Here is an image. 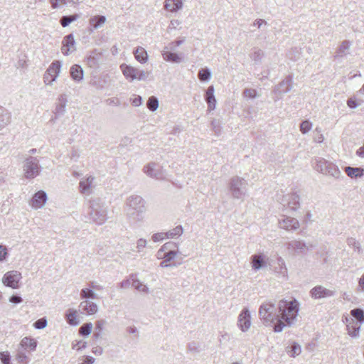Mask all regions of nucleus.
<instances>
[{
    "instance_id": "19",
    "label": "nucleus",
    "mask_w": 364,
    "mask_h": 364,
    "mask_svg": "<svg viewBox=\"0 0 364 364\" xmlns=\"http://www.w3.org/2000/svg\"><path fill=\"white\" fill-rule=\"evenodd\" d=\"M360 326L361 324L355 322V321L351 318L346 325L348 335L353 338L358 337Z\"/></svg>"
},
{
    "instance_id": "20",
    "label": "nucleus",
    "mask_w": 364,
    "mask_h": 364,
    "mask_svg": "<svg viewBox=\"0 0 364 364\" xmlns=\"http://www.w3.org/2000/svg\"><path fill=\"white\" fill-rule=\"evenodd\" d=\"M62 64L59 60H54L49 65L48 68L46 71V73L50 75H52L53 77L57 79L60 70H61Z\"/></svg>"
},
{
    "instance_id": "5",
    "label": "nucleus",
    "mask_w": 364,
    "mask_h": 364,
    "mask_svg": "<svg viewBox=\"0 0 364 364\" xmlns=\"http://www.w3.org/2000/svg\"><path fill=\"white\" fill-rule=\"evenodd\" d=\"M228 188L233 198L243 200L247 196V183L242 178L232 177L230 180Z\"/></svg>"
},
{
    "instance_id": "49",
    "label": "nucleus",
    "mask_w": 364,
    "mask_h": 364,
    "mask_svg": "<svg viewBox=\"0 0 364 364\" xmlns=\"http://www.w3.org/2000/svg\"><path fill=\"white\" fill-rule=\"evenodd\" d=\"M311 127L312 124L309 121L305 120L300 124V130L303 134H306L311 129Z\"/></svg>"
},
{
    "instance_id": "44",
    "label": "nucleus",
    "mask_w": 364,
    "mask_h": 364,
    "mask_svg": "<svg viewBox=\"0 0 364 364\" xmlns=\"http://www.w3.org/2000/svg\"><path fill=\"white\" fill-rule=\"evenodd\" d=\"M77 18V15H72V16H63L60 20V23L63 27H66L69 26L72 22L75 21Z\"/></svg>"
},
{
    "instance_id": "3",
    "label": "nucleus",
    "mask_w": 364,
    "mask_h": 364,
    "mask_svg": "<svg viewBox=\"0 0 364 364\" xmlns=\"http://www.w3.org/2000/svg\"><path fill=\"white\" fill-rule=\"evenodd\" d=\"M145 200L139 196H131L127 200V215L134 221H142L146 210Z\"/></svg>"
},
{
    "instance_id": "1",
    "label": "nucleus",
    "mask_w": 364,
    "mask_h": 364,
    "mask_svg": "<svg viewBox=\"0 0 364 364\" xmlns=\"http://www.w3.org/2000/svg\"><path fill=\"white\" fill-rule=\"evenodd\" d=\"M277 320L274 326V331H282L284 327H289L294 324L298 316L299 307L296 299L292 301L280 300L277 305Z\"/></svg>"
},
{
    "instance_id": "23",
    "label": "nucleus",
    "mask_w": 364,
    "mask_h": 364,
    "mask_svg": "<svg viewBox=\"0 0 364 364\" xmlns=\"http://www.w3.org/2000/svg\"><path fill=\"white\" fill-rule=\"evenodd\" d=\"M120 68L127 79H129L131 81L136 80L134 75L135 68L127 64H122L120 65Z\"/></svg>"
},
{
    "instance_id": "14",
    "label": "nucleus",
    "mask_w": 364,
    "mask_h": 364,
    "mask_svg": "<svg viewBox=\"0 0 364 364\" xmlns=\"http://www.w3.org/2000/svg\"><path fill=\"white\" fill-rule=\"evenodd\" d=\"M279 227L287 230H296L299 228L297 219L291 217H284L279 220Z\"/></svg>"
},
{
    "instance_id": "35",
    "label": "nucleus",
    "mask_w": 364,
    "mask_h": 364,
    "mask_svg": "<svg viewBox=\"0 0 364 364\" xmlns=\"http://www.w3.org/2000/svg\"><path fill=\"white\" fill-rule=\"evenodd\" d=\"M324 174L333 176L335 178H338L341 173L336 165H335L332 162H330L328 167L327 168L326 172Z\"/></svg>"
},
{
    "instance_id": "12",
    "label": "nucleus",
    "mask_w": 364,
    "mask_h": 364,
    "mask_svg": "<svg viewBox=\"0 0 364 364\" xmlns=\"http://www.w3.org/2000/svg\"><path fill=\"white\" fill-rule=\"evenodd\" d=\"M47 200V194L43 191L36 192L30 201V205L35 209L41 208Z\"/></svg>"
},
{
    "instance_id": "56",
    "label": "nucleus",
    "mask_w": 364,
    "mask_h": 364,
    "mask_svg": "<svg viewBox=\"0 0 364 364\" xmlns=\"http://www.w3.org/2000/svg\"><path fill=\"white\" fill-rule=\"evenodd\" d=\"M147 242L144 238H140L136 242V249L137 252H140L143 248L146 246Z\"/></svg>"
},
{
    "instance_id": "6",
    "label": "nucleus",
    "mask_w": 364,
    "mask_h": 364,
    "mask_svg": "<svg viewBox=\"0 0 364 364\" xmlns=\"http://www.w3.org/2000/svg\"><path fill=\"white\" fill-rule=\"evenodd\" d=\"M24 176L27 179H32L38 176L41 171L39 160L34 156H29L26 158L23 164Z\"/></svg>"
},
{
    "instance_id": "28",
    "label": "nucleus",
    "mask_w": 364,
    "mask_h": 364,
    "mask_svg": "<svg viewBox=\"0 0 364 364\" xmlns=\"http://www.w3.org/2000/svg\"><path fill=\"white\" fill-rule=\"evenodd\" d=\"M21 346L25 350H35L37 346L36 341L33 338L25 337L21 342Z\"/></svg>"
},
{
    "instance_id": "58",
    "label": "nucleus",
    "mask_w": 364,
    "mask_h": 364,
    "mask_svg": "<svg viewBox=\"0 0 364 364\" xmlns=\"http://www.w3.org/2000/svg\"><path fill=\"white\" fill-rule=\"evenodd\" d=\"M86 347V342L84 341H76L75 343H73V348L77 350L85 348Z\"/></svg>"
},
{
    "instance_id": "48",
    "label": "nucleus",
    "mask_w": 364,
    "mask_h": 364,
    "mask_svg": "<svg viewBox=\"0 0 364 364\" xmlns=\"http://www.w3.org/2000/svg\"><path fill=\"white\" fill-rule=\"evenodd\" d=\"M244 97L247 99H254L257 97V90L252 88H247L243 91Z\"/></svg>"
},
{
    "instance_id": "9",
    "label": "nucleus",
    "mask_w": 364,
    "mask_h": 364,
    "mask_svg": "<svg viewBox=\"0 0 364 364\" xmlns=\"http://www.w3.org/2000/svg\"><path fill=\"white\" fill-rule=\"evenodd\" d=\"M22 279L21 273L16 271L11 270L7 272L2 278L3 284L9 287L12 289H18L19 287V282Z\"/></svg>"
},
{
    "instance_id": "33",
    "label": "nucleus",
    "mask_w": 364,
    "mask_h": 364,
    "mask_svg": "<svg viewBox=\"0 0 364 364\" xmlns=\"http://www.w3.org/2000/svg\"><path fill=\"white\" fill-rule=\"evenodd\" d=\"M90 24L93 28L97 29L106 21V17L105 16L97 15L90 18Z\"/></svg>"
},
{
    "instance_id": "42",
    "label": "nucleus",
    "mask_w": 364,
    "mask_h": 364,
    "mask_svg": "<svg viewBox=\"0 0 364 364\" xmlns=\"http://www.w3.org/2000/svg\"><path fill=\"white\" fill-rule=\"evenodd\" d=\"M92 328V323H85L79 328V333L83 336H87L91 333Z\"/></svg>"
},
{
    "instance_id": "51",
    "label": "nucleus",
    "mask_w": 364,
    "mask_h": 364,
    "mask_svg": "<svg viewBox=\"0 0 364 364\" xmlns=\"http://www.w3.org/2000/svg\"><path fill=\"white\" fill-rule=\"evenodd\" d=\"M17 360L19 363L27 364L28 363V358L25 353L19 350L17 354Z\"/></svg>"
},
{
    "instance_id": "4",
    "label": "nucleus",
    "mask_w": 364,
    "mask_h": 364,
    "mask_svg": "<svg viewBox=\"0 0 364 364\" xmlns=\"http://www.w3.org/2000/svg\"><path fill=\"white\" fill-rule=\"evenodd\" d=\"M277 309L275 304L271 301L262 303L259 309V318L267 326H273L277 322Z\"/></svg>"
},
{
    "instance_id": "13",
    "label": "nucleus",
    "mask_w": 364,
    "mask_h": 364,
    "mask_svg": "<svg viewBox=\"0 0 364 364\" xmlns=\"http://www.w3.org/2000/svg\"><path fill=\"white\" fill-rule=\"evenodd\" d=\"M61 48L62 53L65 55H68L70 53L75 50V41L73 33H70L63 38Z\"/></svg>"
},
{
    "instance_id": "36",
    "label": "nucleus",
    "mask_w": 364,
    "mask_h": 364,
    "mask_svg": "<svg viewBox=\"0 0 364 364\" xmlns=\"http://www.w3.org/2000/svg\"><path fill=\"white\" fill-rule=\"evenodd\" d=\"M250 56L255 63H260L262 58L264 57V52L259 48H254L253 51L250 53Z\"/></svg>"
},
{
    "instance_id": "30",
    "label": "nucleus",
    "mask_w": 364,
    "mask_h": 364,
    "mask_svg": "<svg viewBox=\"0 0 364 364\" xmlns=\"http://www.w3.org/2000/svg\"><path fill=\"white\" fill-rule=\"evenodd\" d=\"M95 178L93 176H89L85 179H82L80 181L79 188L82 193H85L89 191Z\"/></svg>"
},
{
    "instance_id": "55",
    "label": "nucleus",
    "mask_w": 364,
    "mask_h": 364,
    "mask_svg": "<svg viewBox=\"0 0 364 364\" xmlns=\"http://www.w3.org/2000/svg\"><path fill=\"white\" fill-rule=\"evenodd\" d=\"M211 126H212L214 132L215 133V134L217 136H219L220 134V132H221L220 122L218 121L213 120L211 122Z\"/></svg>"
},
{
    "instance_id": "34",
    "label": "nucleus",
    "mask_w": 364,
    "mask_h": 364,
    "mask_svg": "<svg viewBox=\"0 0 364 364\" xmlns=\"http://www.w3.org/2000/svg\"><path fill=\"white\" fill-rule=\"evenodd\" d=\"M130 279H132V285L138 291L148 293L149 288L143 284L137 278H135L134 274L130 275Z\"/></svg>"
},
{
    "instance_id": "22",
    "label": "nucleus",
    "mask_w": 364,
    "mask_h": 364,
    "mask_svg": "<svg viewBox=\"0 0 364 364\" xmlns=\"http://www.w3.org/2000/svg\"><path fill=\"white\" fill-rule=\"evenodd\" d=\"M133 53L136 60L139 63H145L147 61L148 54L144 48L140 46L136 48L134 50Z\"/></svg>"
},
{
    "instance_id": "27",
    "label": "nucleus",
    "mask_w": 364,
    "mask_h": 364,
    "mask_svg": "<svg viewBox=\"0 0 364 364\" xmlns=\"http://www.w3.org/2000/svg\"><path fill=\"white\" fill-rule=\"evenodd\" d=\"M65 318L67 322L72 326H77L79 323V320L77 316V311L73 309H69L65 313Z\"/></svg>"
},
{
    "instance_id": "43",
    "label": "nucleus",
    "mask_w": 364,
    "mask_h": 364,
    "mask_svg": "<svg viewBox=\"0 0 364 364\" xmlns=\"http://www.w3.org/2000/svg\"><path fill=\"white\" fill-rule=\"evenodd\" d=\"M80 297L82 299H96L97 294L90 289H82L80 291Z\"/></svg>"
},
{
    "instance_id": "26",
    "label": "nucleus",
    "mask_w": 364,
    "mask_h": 364,
    "mask_svg": "<svg viewBox=\"0 0 364 364\" xmlns=\"http://www.w3.org/2000/svg\"><path fill=\"white\" fill-rule=\"evenodd\" d=\"M252 267L255 270H259L265 264L264 257L262 255H255L251 257Z\"/></svg>"
},
{
    "instance_id": "2",
    "label": "nucleus",
    "mask_w": 364,
    "mask_h": 364,
    "mask_svg": "<svg viewBox=\"0 0 364 364\" xmlns=\"http://www.w3.org/2000/svg\"><path fill=\"white\" fill-rule=\"evenodd\" d=\"M108 208L102 199L97 198L89 201L87 214L91 222L97 225L104 224L108 218Z\"/></svg>"
},
{
    "instance_id": "38",
    "label": "nucleus",
    "mask_w": 364,
    "mask_h": 364,
    "mask_svg": "<svg viewBox=\"0 0 364 364\" xmlns=\"http://www.w3.org/2000/svg\"><path fill=\"white\" fill-rule=\"evenodd\" d=\"M301 346L296 342H293L291 346L287 348V353L291 357H296V355H299L301 353Z\"/></svg>"
},
{
    "instance_id": "47",
    "label": "nucleus",
    "mask_w": 364,
    "mask_h": 364,
    "mask_svg": "<svg viewBox=\"0 0 364 364\" xmlns=\"http://www.w3.org/2000/svg\"><path fill=\"white\" fill-rule=\"evenodd\" d=\"M47 319L43 317L36 321L33 323V326L36 329H43L47 326Z\"/></svg>"
},
{
    "instance_id": "24",
    "label": "nucleus",
    "mask_w": 364,
    "mask_h": 364,
    "mask_svg": "<svg viewBox=\"0 0 364 364\" xmlns=\"http://www.w3.org/2000/svg\"><path fill=\"white\" fill-rule=\"evenodd\" d=\"M345 171L347 175L350 178H358L361 177L364 175V169L360 167H351L346 166L345 168Z\"/></svg>"
},
{
    "instance_id": "8",
    "label": "nucleus",
    "mask_w": 364,
    "mask_h": 364,
    "mask_svg": "<svg viewBox=\"0 0 364 364\" xmlns=\"http://www.w3.org/2000/svg\"><path fill=\"white\" fill-rule=\"evenodd\" d=\"M292 88V76H287L282 81H281L273 90L274 100H277L283 96L285 93L289 92Z\"/></svg>"
},
{
    "instance_id": "45",
    "label": "nucleus",
    "mask_w": 364,
    "mask_h": 364,
    "mask_svg": "<svg viewBox=\"0 0 364 364\" xmlns=\"http://www.w3.org/2000/svg\"><path fill=\"white\" fill-rule=\"evenodd\" d=\"M347 243H348V246L353 247L358 253H360L362 251L360 242L358 241H357L355 238H353V237L348 238Z\"/></svg>"
},
{
    "instance_id": "62",
    "label": "nucleus",
    "mask_w": 364,
    "mask_h": 364,
    "mask_svg": "<svg viewBox=\"0 0 364 364\" xmlns=\"http://www.w3.org/2000/svg\"><path fill=\"white\" fill-rule=\"evenodd\" d=\"M106 324V321L101 319L98 320L95 322V330L98 331H102L104 326Z\"/></svg>"
},
{
    "instance_id": "61",
    "label": "nucleus",
    "mask_w": 364,
    "mask_h": 364,
    "mask_svg": "<svg viewBox=\"0 0 364 364\" xmlns=\"http://www.w3.org/2000/svg\"><path fill=\"white\" fill-rule=\"evenodd\" d=\"M51 7L53 9H57L60 5L65 4V0H50Z\"/></svg>"
},
{
    "instance_id": "11",
    "label": "nucleus",
    "mask_w": 364,
    "mask_h": 364,
    "mask_svg": "<svg viewBox=\"0 0 364 364\" xmlns=\"http://www.w3.org/2000/svg\"><path fill=\"white\" fill-rule=\"evenodd\" d=\"M310 294L312 298L315 299H320L334 296L335 291L326 289L323 286L318 285L311 289Z\"/></svg>"
},
{
    "instance_id": "29",
    "label": "nucleus",
    "mask_w": 364,
    "mask_h": 364,
    "mask_svg": "<svg viewBox=\"0 0 364 364\" xmlns=\"http://www.w3.org/2000/svg\"><path fill=\"white\" fill-rule=\"evenodd\" d=\"M351 43L349 41H343L341 46L338 48L336 50V54L335 57L342 58L347 55V51L350 49Z\"/></svg>"
},
{
    "instance_id": "7",
    "label": "nucleus",
    "mask_w": 364,
    "mask_h": 364,
    "mask_svg": "<svg viewBox=\"0 0 364 364\" xmlns=\"http://www.w3.org/2000/svg\"><path fill=\"white\" fill-rule=\"evenodd\" d=\"M143 172L152 178L156 180L165 179L164 171L162 166L154 162H150L143 168Z\"/></svg>"
},
{
    "instance_id": "31",
    "label": "nucleus",
    "mask_w": 364,
    "mask_h": 364,
    "mask_svg": "<svg viewBox=\"0 0 364 364\" xmlns=\"http://www.w3.org/2000/svg\"><path fill=\"white\" fill-rule=\"evenodd\" d=\"M329 164L330 161H328L323 158H318L316 159L315 168L317 171L324 174L326 172Z\"/></svg>"
},
{
    "instance_id": "59",
    "label": "nucleus",
    "mask_w": 364,
    "mask_h": 364,
    "mask_svg": "<svg viewBox=\"0 0 364 364\" xmlns=\"http://www.w3.org/2000/svg\"><path fill=\"white\" fill-rule=\"evenodd\" d=\"M9 122V115H0V129L4 127Z\"/></svg>"
},
{
    "instance_id": "25",
    "label": "nucleus",
    "mask_w": 364,
    "mask_h": 364,
    "mask_svg": "<svg viewBox=\"0 0 364 364\" xmlns=\"http://www.w3.org/2000/svg\"><path fill=\"white\" fill-rule=\"evenodd\" d=\"M288 197V206L293 210H297L300 206L299 196L296 193H293L289 195Z\"/></svg>"
},
{
    "instance_id": "37",
    "label": "nucleus",
    "mask_w": 364,
    "mask_h": 364,
    "mask_svg": "<svg viewBox=\"0 0 364 364\" xmlns=\"http://www.w3.org/2000/svg\"><path fill=\"white\" fill-rule=\"evenodd\" d=\"M350 315L354 317L360 324L364 323V310L360 308H355L350 311Z\"/></svg>"
},
{
    "instance_id": "64",
    "label": "nucleus",
    "mask_w": 364,
    "mask_h": 364,
    "mask_svg": "<svg viewBox=\"0 0 364 364\" xmlns=\"http://www.w3.org/2000/svg\"><path fill=\"white\" fill-rule=\"evenodd\" d=\"M95 358L92 356H84L81 364H93L95 363Z\"/></svg>"
},
{
    "instance_id": "60",
    "label": "nucleus",
    "mask_w": 364,
    "mask_h": 364,
    "mask_svg": "<svg viewBox=\"0 0 364 364\" xmlns=\"http://www.w3.org/2000/svg\"><path fill=\"white\" fill-rule=\"evenodd\" d=\"M43 80L46 85H51L54 81L56 80V79L53 77L52 75H50L45 73L43 76Z\"/></svg>"
},
{
    "instance_id": "40",
    "label": "nucleus",
    "mask_w": 364,
    "mask_h": 364,
    "mask_svg": "<svg viewBox=\"0 0 364 364\" xmlns=\"http://www.w3.org/2000/svg\"><path fill=\"white\" fill-rule=\"evenodd\" d=\"M183 228L181 225H178L176 228L165 232L166 238H174L181 236L183 233Z\"/></svg>"
},
{
    "instance_id": "15",
    "label": "nucleus",
    "mask_w": 364,
    "mask_h": 364,
    "mask_svg": "<svg viewBox=\"0 0 364 364\" xmlns=\"http://www.w3.org/2000/svg\"><path fill=\"white\" fill-rule=\"evenodd\" d=\"M287 247L296 253H303L308 250L306 243L301 240H291L287 243Z\"/></svg>"
},
{
    "instance_id": "10",
    "label": "nucleus",
    "mask_w": 364,
    "mask_h": 364,
    "mask_svg": "<svg viewBox=\"0 0 364 364\" xmlns=\"http://www.w3.org/2000/svg\"><path fill=\"white\" fill-rule=\"evenodd\" d=\"M237 326L242 332H246L251 326V316L249 310L245 308L240 312L238 320Z\"/></svg>"
},
{
    "instance_id": "53",
    "label": "nucleus",
    "mask_w": 364,
    "mask_h": 364,
    "mask_svg": "<svg viewBox=\"0 0 364 364\" xmlns=\"http://www.w3.org/2000/svg\"><path fill=\"white\" fill-rule=\"evenodd\" d=\"M0 360L3 364H11L10 355L7 352H0Z\"/></svg>"
},
{
    "instance_id": "46",
    "label": "nucleus",
    "mask_w": 364,
    "mask_h": 364,
    "mask_svg": "<svg viewBox=\"0 0 364 364\" xmlns=\"http://www.w3.org/2000/svg\"><path fill=\"white\" fill-rule=\"evenodd\" d=\"M206 102L208 104V111L211 112L215 109L217 101L215 96H208L206 98Z\"/></svg>"
},
{
    "instance_id": "39",
    "label": "nucleus",
    "mask_w": 364,
    "mask_h": 364,
    "mask_svg": "<svg viewBox=\"0 0 364 364\" xmlns=\"http://www.w3.org/2000/svg\"><path fill=\"white\" fill-rule=\"evenodd\" d=\"M67 104V98L65 95H60L58 99L56 105V112L60 114L65 112V108Z\"/></svg>"
},
{
    "instance_id": "54",
    "label": "nucleus",
    "mask_w": 364,
    "mask_h": 364,
    "mask_svg": "<svg viewBox=\"0 0 364 364\" xmlns=\"http://www.w3.org/2000/svg\"><path fill=\"white\" fill-rule=\"evenodd\" d=\"M165 238H166L165 232L154 233L151 237V239L154 242L161 241Z\"/></svg>"
},
{
    "instance_id": "16",
    "label": "nucleus",
    "mask_w": 364,
    "mask_h": 364,
    "mask_svg": "<svg viewBox=\"0 0 364 364\" xmlns=\"http://www.w3.org/2000/svg\"><path fill=\"white\" fill-rule=\"evenodd\" d=\"M80 309L89 315L95 314L98 311L97 305L87 300L83 301L80 304Z\"/></svg>"
},
{
    "instance_id": "32",
    "label": "nucleus",
    "mask_w": 364,
    "mask_h": 364,
    "mask_svg": "<svg viewBox=\"0 0 364 364\" xmlns=\"http://www.w3.org/2000/svg\"><path fill=\"white\" fill-rule=\"evenodd\" d=\"M162 55L164 59L166 61L180 63L182 60V58L178 54L171 51H164Z\"/></svg>"
},
{
    "instance_id": "21",
    "label": "nucleus",
    "mask_w": 364,
    "mask_h": 364,
    "mask_svg": "<svg viewBox=\"0 0 364 364\" xmlns=\"http://www.w3.org/2000/svg\"><path fill=\"white\" fill-rule=\"evenodd\" d=\"M183 6L181 0H166L164 8L171 12H176L181 9Z\"/></svg>"
},
{
    "instance_id": "63",
    "label": "nucleus",
    "mask_w": 364,
    "mask_h": 364,
    "mask_svg": "<svg viewBox=\"0 0 364 364\" xmlns=\"http://www.w3.org/2000/svg\"><path fill=\"white\" fill-rule=\"evenodd\" d=\"M9 301L11 303L17 304L21 303L23 301V299L20 296L14 294L9 298Z\"/></svg>"
},
{
    "instance_id": "57",
    "label": "nucleus",
    "mask_w": 364,
    "mask_h": 364,
    "mask_svg": "<svg viewBox=\"0 0 364 364\" xmlns=\"http://www.w3.org/2000/svg\"><path fill=\"white\" fill-rule=\"evenodd\" d=\"M7 255L6 247L4 245H0V262L6 260Z\"/></svg>"
},
{
    "instance_id": "17",
    "label": "nucleus",
    "mask_w": 364,
    "mask_h": 364,
    "mask_svg": "<svg viewBox=\"0 0 364 364\" xmlns=\"http://www.w3.org/2000/svg\"><path fill=\"white\" fill-rule=\"evenodd\" d=\"M70 74L72 79L77 82H81L84 77V71L80 65L74 64L70 67Z\"/></svg>"
},
{
    "instance_id": "18",
    "label": "nucleus",
    "mask_w": 364,
    "mask_h": 364,
    "mask_svg": "<svg viewBox=\"0 0 364 364\" xmlns=\"http://www.w3.org/2000/svg\"><path fill=\"white\" fill-rule=\"evenodd\" d=\"M101 58L102 53L97 50H94L87 57V62L90 68H95L99 65Z\"/></svg>"
},
{
    "instance_id": "50",
    "label": "nucleus",
    "mask_w": 364,
    "mask_h": 364,
    "mask_svg": "<svg viewBox=\"0 0 364 364\" xmlns=\"http://www.w3.org/2000/svg\"><path fill=\"white\" fill-rule=\"evenodd\" d=\"M177 255V252L175 250H169L167 252H164L163 255V259L168 262L173 260Z\"/></svg>"
},
{
    "instance_id": "52",
    "label": "nucleus",
    "mask_w": 364,
    "mask_h": 364,
    "mask_svg": "<svg viewBox=\"0 0 364 364\" xmlns=\"http://www.w3.org/2000/svg\"><path fill=\"white\" fill-rule=\"evenodd\" d=\"M198 348H199V345L198 343H196L195 341H192V342L189 343L188 345V350L189 352H191L192 353H198L199 351Z\"/></svg>"
},
{
    "instance_id": "41",
    "label": "nucleus",
    "mask_w": 364,
    "mask_h": 364,
    "mask_svg": "<svg viewBox=\"0 0 364 364\" xmlns=\"http://www.w3.org/2000/svg\"><path fill=\"white\" fill-rule=\"evenodd\" d=\"M146 106L151 112L156 111L159 107V100L157 97L154 96L150 97L146 102Z\"/></svg>"
}]
</instances>
